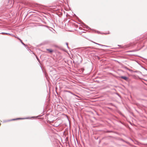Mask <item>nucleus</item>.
<instances>
[{
    "instance_id": "1",
    "label": "nucleus",
    "mask_w": 147,
    "mask_h": 147,
    "mask_svg": "<svg viewBox=\"0 0 147 147\" xmlns=\"http://www.w3.org/2000/svg\"><path fill=\"white\" fill-rule=\"evenodd\" d=\"M47 50L48 51L49 53H52L53 51V50L50 49H47Z\"/></svg>"
},
{
    "instance_id": "2",
    "label": "nucleus",
    "mask_w": 147,
    "mask_h": 147,
    "mask_svg": "<svg viewBox=\"0 0 147 147\" xmlns=\"http://www.w3.org/2000/svg\"><path fill=\"white\" fill-rule=\"evenodd\" d=\"M135 45V43H130V44H129V47H134V46Z\"/></svg>"
},
{
    "instance_id": "3",
    "label": "nucleus",
    "mask_w": 147,
    "mask_h": 147,
    "mask_svg": "<svg viewBox=\"0 0 147 147\" xmlns=\"http://www.w3.org/2000/svg\"><path fill=\"white\" fill-rule=\"evenodd\" d=\"M16 38H17L18 39H19L20 41V42H21V43L23 44V45H25V44H24V43L22 42V40L20 39V38H19L18 37H16Z\"/></svg>"
},
{
    "instance_id": "4",
    "label": "nucleus",
    "mask_w": 147,
    "mask_h": 147,
    "mask_svg": "<svg viewBox=\"0 0 147 147\" xmlns=\"http://www.w3.org/2000/svg\"><path fill=\"white\" fill-rule=\"evenodd\" d=\"M121 78L125 80H127L128 79V78H127L124 76H122L121 77Z\"/></svg>"
},
{
    "instance_id": "5",
    "label": "nucleus",
    "mask_w": 147,
    "mask_h": 147,
    "mask_svg": "<svg viewBox=\"0 0 147 147\" xmlns=\"http://www.w3.org/2000/svg\"><path fill=\"white\" fill-rule=\"evenodd\" d=\"M140 49H139V50H133L132 51H129V52H134V51H138V50H139Z\"/></svg>"
},
{
    "instance_id": "6",
    "label": "nucleus",
    "mask_w": 147,
    "mask_h": 147,
    "mask_svg": "<svg viewBox=\"0 0 147 147\" xmlns=\"http://www.w3.org/2000/svg\"><path fill=\"white\" fill-rule=\"evenodd\" d=\"M21 119L20 118H18V119H12V120H17V119Z\"/></svg>"
},
{
    "instance_id": "7",
    "label": "nucleus",
    "mask_w": 147,
    "mask_h": 147,
    "mask_svg": "<svg viewBox=\"0 0 147 147\" xmlns=\"http://www.w3.org/2000/svg\"><path fill=\"white\" fill-rule=\"evenodd\" d=\"M2 34H7V33H2Z\"/></svg>"
},
{
    "instance_id": "8",
    "label": "nucleus",
    "mask_w": 147,
    "mask_h": 147,
    "mask_svg": "<svg viewBox=\"0 0 147 147\" xmlns=\"http://www.w3.org/2000/svg\"><path fill=\"white\" fill-rule=\"evenodd\" d=\"M95 43V44H97V45H100V44H98V43Z\"/></svg>"
},
{
    "instance_id": "9",
    "label": "nucleus",
    "mask_w": 147,
    "mask_h": 147,
    "mask_svg": "<svg viewBox=\"0 0 147 147\" xmlns=\"http://www.w3.org/2000/svg\"><path fill=\"white\" fill-rule=\"evenodd\" d=\"M129 140H131V141H132V140L131 138H129Z\"/></svg>"
},
{
    "instance_id": "10",
    "label": "nucleus",
    "mask_w": 147,
    "mask_h": 147,
    "mask_svg": "<svg viewBox=\"0 0 147 147\" xmlns=\"http://www.w3.org/2000/svg\"><path fill=\"white\" fill-rule=\"evenodd\" d=\"M129 71H132V70H130V69H129Z\"/></svg>"
},
{
    "instance_id": "11",
    "label": "nucleus",
    "mask_w": 147,
    "mask_h": 147,
    "mask_svg": "<svg viewBox=\"0 0 147 147\" xmlns=\"http://www.w3.org/2000/svg\"><path fill=\"white\" fill-rule=\"evenodd\" d=\"M90 47H87V48H90Z\"/></svg>"
},
{
    "instance_id": "12",
    "label": "nucleus",
    "mask_w": 147,
    "mask_h": 147,
    "mask_svg": "<svg viewBox=\"0 0 147 147\" xmlns=\"http://www.w3.org/2000/svg\"><path fill=\"white\" fill-rule=\"evenodd\" d=\"M129 123H130L131 124V123L130 122H129Z\"/></svg>"
},
{
    "instance_id": "13",
    "label": "nucleus",
    "mask_w": 147,
    "mask_h": 147,
    "mask_svg": "<svg viewBox=\"0 0 147 147\" xmlns=\"http://www.w3.org/2000/svg\"><path fill=\"white\" fill-rule=\"evenodd\" d=\"M145 81H146V80H145ZM146 81H147V80H146Z\"/></svg>"
}]
</instances>
